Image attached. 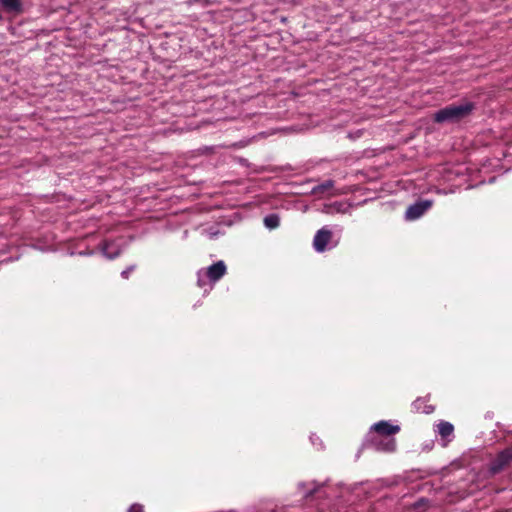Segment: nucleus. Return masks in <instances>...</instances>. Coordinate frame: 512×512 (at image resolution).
<instances>
[{
	"mask_svg": "<svg viewBox=\"0 0 512 512\" xmlns=\"http://www.w3.org/2000/svg\"><path fill=\"white\" fill-rule=\"evenodd\" d=\"M475 109V104L465 101L459 105L451 104L434 113L433 120L436 123H457L467 118Z\"/></svg>",
	"mask_w": 512,
	"mask_h": 512,
	"instance_id": "f257e3e1",
	"label": "nucleus"
},
{
	"mask_svg": "<svg viewBox=\"0 0 512 512\" xmlns=\"http://www.w3.org/2000/svg\"><path fill=\"white\" fill-rule=\"evenodd\" d=\"M512 462V445L499 452L490 464L492 474L504 470Z\"/></svg>",
	"mask_w": 512,
	"mask_h": 512,
	"instance_id": "f03ea898",
	"label": "nucleus"
},
{
	"mask_svg": "<svg viewBox=\"0 0 512 512\" xmlns=\"http://www.w3.org/2000/svg\"><path fill=\"white\" fill-rule=\"evenodd\" d=\"M433 202L431 200H421L413 205H410L405 213L407 220H416L420 218L428 209L432 207Z\"/></svg>",
	"mask_w": 512,
	"mask_h": 512,
	"instance_id": "7ed1b4c3",
	"label": "nucleus"
},
{
	"mask_svg": "<svg viewBox=\"0 0 512 512\" xmlns=\"http://www.w3.org/2000/svg\"><path fill=\"white\" fill-rule=\"evenodd\" d=\"M371 443L377 451L394 452L396 450V440L392 437L373 436Z\"/></svg>",
	"mask_w": 512,
	"mask_h": 512,
	"instance_id": "20e7f679",
	"label": "nucleus"
},
{
	"mask_svg": "<svg viewBox=\"0 0 512 512\" xmlns=\"http://www.w3.org/2000/svg\"><path fill=\"white\" fill-rule=\"evenodd\" d=\"M332 239V232L327 228H321L318 230L313 239V247L317 252H324L327 248V244Z\"/></svg>",
	"mask_w": 512,
	"mask_h": 512,
	"instance_id": "39448f33",
	"label": "nucleus"
},
{
	"mask_svg": "<svg viewBox=\"0 0 512 512\" xmlns=\"http://www.w3.org/2000/svg\"><path fill=\"white\" fill-rule=\"evenodd\" d=\"M227 273V266L223 260H219L206 269L205 275L210 282L219 281Z\"/></svg>",
	"mask_w": 512,
	"mask_h": 512,
	"instance_id": "423d86ee",
	"label": "nucleus"
},
{
	"mask_svg": "<svg viewBox=\"0 0 512 512\" xmlns=\"http://www.w3.org/2000/svg\"><path fill=\"white\" fill-rule=\"evenodd\" d=\"M371 430L377 434L376 436L391 437L400 431V427L398 425H393L388 421L382 420L375 423L371 427Z\"/></svg>",
	"mask_w": 512,
	"mask_h": 512,
	"instance_id": "0eeeda50",
	"label": "nucleus"
},
{
	"mask_svg": "<svg viewBox=\"0 0 512 512\" xmlns=\"http://www.w3.org/2000/svg\"><path fill=\"white\" fill-rule=\"evenodd\" d=\"M2 10L12 16L16 17L24 13V4L22 0H0Z\"/></svg>",
	"mask_w": 512,
	"mask_h": 512,
	"instance_id": "6e6552de",
	"label": "nucleus"
},
{
	"mask_svg": "<svg viewBox=\"0 0 512 512\" xmlns=\"http://www.w3.org/2000/svg\"><path fill=\"white\" fill-rule=\"evenodd\" d=\"M438 433L442 438H448L454 432V426L447 421H441L438 425Z\"/></svg>",
	"mask_w": 512,
	"mask_h": 512,
	"instance_id": "1a4fd4ad",
	"label": "nucleus"
},
{
	"mask_svg": "<svg viewBox=\"0 0 512 512\" xmlns=\"http://www.w3.org/2000/svg\"><path fill=\"white\" fill-rule=\"evenodd\" d=\"M322 485H314L313 488L309 489L307 492L304 493V498L306 500H311L315 497L317 498H324L326 497V493L323 491Z\"/></svg>",
	"mask_w": 512,
	"mask_h": 512,
	"instance_id": "9d476101",
	"label": "nucleus"
},
{
	"mask_svg": "<svg viewBox=\"0 0 512 512\" xmlns=\"http://www.w3.org/2000/svg\"><path fill=\"white\" fill-rule=\"evenodd\" d=\"M333 187H334V181L333 180H326L323 183H321V184L317 185L316 187H314L312 192L314 194H316V195H319V194H323V193L329 191Z\"/></svg>",
	"mask_w": 512,
	"mask_h": 512,
	"instance_id": "9b49d317",
	"label": "nucleus"
},
{
	"mask_svg": "<svg viewBox=\"0 0 512 512\" xmlns=\"http://www.w3.org/2000/svg\"><path fill=\"white\" fill-rule=\"evenodd\" d=\"M264 224L269 229H275L280 224V218L277 214H270L264 218Z\"/></svg>",
	"mask_w": 512,
	"mask_h": 512,
	"instance_id": "f8f14e48",
	"label": "nucleus"
},
{
	"mask_svg": "<svg viewBox=\"0 0 512 512\" xmlns=\"http://www.w3.org/2000/svg\"><path fill=\"white\" fill-rule=\"evenodd\" d=\"M128 512H144V508H143V506H142V505H140V504H133V505L129 508Z\"/></svg>",
	"mask_w": 512,
	"mask_h": 512,
	"instance_id": "ddd939ff",
	"label": "nucleus"
},
{
	"mask_svg": "<svg viewBox=\"0 0 512 512\" xmlns=\"http://www.w3.org/2000/svg\"><path fill=\"white\" fill-rule=\"evenodd\" d=\"M420 404H421V400H420V399H418V400H416V401L413 403V406H414V408H415L416 410H419V408H420Z\"/></svg>",
	"mask_w": 512,
	"mask_h": 512,
	"instance_id": "4468645a",
	"label": "nucleus"
},
{
	"mask_svg": "<svg viewBox=\"0 0 512 512\" xmlns=\"http://www.w3.org/2000/svg\"><path fill=\"white\" fill-rule=\"evenodd\" d=\"M129 273H130V270H129V269L124 270V271L122 272V276H123V278H126V279H127V278H128V276H129Z\"/></svg>",
	"mask_w": 512,
	"mask_h": 512,
	"instance_id": "2eb2a0df",
	"label": "nucleus"
},
{
	"mask_svg": "<svg viewBox=\"0 0 512 512\" xmlns=\"http://www.w3.org/2000/svg\"><path fill=\"white\" fill-rule=\"evenodd\" d=\"M2 19V16L0 15V20Z\"/></svg>",
	"mask_w": 512,
	"mask_h": 512,
	"instance_id": "dca6fc26",
	"label": "nucleus"
}]
</instances>
